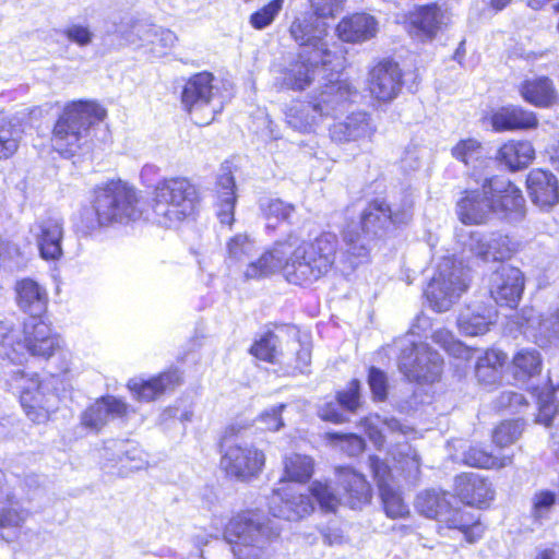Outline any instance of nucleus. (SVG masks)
Listing matches in <instances>:
<instances>
[{
    "instance_id": "cd10ccee",
    "label": "nucleus",
    "mask_w": 559,
    "mask_h": 559,
    "mask_svg": "<svg viewBox=\"0 0 559 559\" xmlns=\"http://www.w3.org/2000/svg\"><path fill=\"white\" fill-rule=\"evenodd\" d=\"M460 241L484 261H502L511 258L515 251V246L508 236L499 235L484 242L475 234H471L467 241Z\"/></svg>"
},
{
    "instance_id": "c85d7f7f",
    "label": "nucleus",
    "mask_w": 559,
    "mask_h": 559,
    "mask_svg": "<svg viewBox=\"0 0 559 559\" xmlns=\"http://www.w3.org/2000/svg\"><path fill=\"white\" fill-rule=\"evenodd\" d=\"M376 131L370 117L366 112H355L330 129L331 138L337 142L371 139Z\"/></svg>"
},
{
    "instance_id": "a211bd4d",
    "label": "nucleus",
    "mask_w": 559,
    "mask_h": 559,
    "mask_svg": "<svg viewBox=\"0 0 559 559\" xmlns=\"http://www.w3.org/2000/svg\"><path fill=\"white\" fill-rule=\"evenodd\" d=\"M448 15L437 4L416 7L408 13V33L423 41L432 40L447 25Z\"/></svg>"
},
{
    "instance_id": "4be33fe9",
    "label": "nucleus",
    "mask_w": 559,
    "mask_h": 559,
    "mask_svg": "<svg viewBox=\"0 0 559 559\" xmlns=\"http://www.w3.org/2000/svg\"><path fill=\"white\" fill-rule=\"evenodd\" d=\"M531 200L540 209L552 207L559 201V185L556 176L543 169H533L526 179Z\"/></svg>"
},
{
    "instance_id": "338daca9",
    "label": "nucleus",
    "mask_w": 559,
    "mask_h": 559,
    "mask_svg": "<svg viewBox=\"0 0 559 559\" xmlns=\"http://www.w3.org/2000/svg\"><path fill=\"white\" fill-rule=\"evenodd\" d=\"M526 404L525 399L522 394L513 391H503L496 400L497 408L511 411H518L520 407Z\"/></svg>"
},
{
    "instance_id": "2eb2a0df",
    "label": "nucleus",
    "mask_w": 559,
    "mask_h": 559,
    "mask_svg": "<svg viewBox=\"0 0 559 559\" xmlns=\"http://www.w3.org/2000/svg\"><path fill=\"white\" fill-rule=\"evenodd\" d=\"M485 194H490L492 212L504 217L523 215L524 198L521 190L510 180L492 177L484 182Z\"/></svg>"
},
{
    "instance_id": "052dcab7",
    "label": "nucleus",
    "mask_w": 559,
    "mask_h": 559,
    "mask_svg": "<svg viewBox=\"0 0 559 559\" xmlns=\"http://www.w3.org/2000/svg\"><path fill=\"white\" fill-rule=\"evenodd\" d=\"M309 2L317 17L328 19L343 10L345 0H309Z\"/></svg>"
},
{
    "instance_id": "dca6fc26",
    "label": "nucleus",
    "mask_w": 559,
    "mask_h": 559,
    "mask_svg": "<svg viewBox=\"0 0 559 559\" xmlns=\"http://www.w3.org/2000/svg\"><path fill=\"white\" fill-rule=\"evenodd\" d=\"M269 508L275 518L298 521L313 511V503L308 495L287 486L273 491Z\"/></svg>"
},
{
    "instance_id": "20e7f679",
    "label": "nucleus",
    "mask_w": 559,
    "mask_h": 559,
    "mask_svg": "<svg viewBox=\"0 0 559 559\" xmlns=\"http://www.w3.org/2000/svg\"><path fill=\"white\" fill-rule=\"evenodd\" d=\"M357 91L346 81H329L307 103H296L286 112L287 123L300 132H309L324 116L342 110Z\"/></svg>"
},
{
    "instance_id": "f704fd0d",
    "label": "nucleus",
    "mask_w": 559,
    "mask_h": 559,
    "mask_svg": "<svg viewBox=\"0 0 559 559\" xmlns=\"http://www.w3.org/2000/svg\"><path fill=\"white\" fill-rule=\"evenodd\" d=\"M535 158V150L530 141H509L497 153V159L512 171L526 168Z\"/></svg>"
},
{
    "instance_id": "6e6552de",
    "label": "nucleus",
    "mask_w": 559,
    "mask_h": 559,
    "mask_svg": "<svg viewBox=\"0 0 559 559\" xmlns=\"http://www.w3.org/2000/svg\"><path fill=\"white\" fill-rule=\"evenodd\" d=\"M248 425L233 424L226 429L223 443L221 468L230 479L249 483L257 478L265 465V454L253 444L228 441V437L238 436Z\"/></svg>"
},
{
    "instance_id": "bb28decb",
    "label": "nucleus",
    "mask_w": 559,
    "mask_h": 559,
    "mask_svg": "<svg viewBox=\"0 0 559 559\" xmlns=\"http://www.w3.org/2000/svg\"><path fill=\"white\" fill-rule=\"evenodd\" d=\"M128 404L115 396L96 401L82 414V425L92 430H100L109 419L121 418L128 413Z\"/></svg>"
},
{
    "instance_id": "393cba45",
    "label": "nucleus",
    "mask_w": 559,
    "mask_h": 559,
    "mask_svg": "<svg viewBox=\"0 0 559 559\" xmlns=\"http://www.w3.org/2000/svg\"><path fill=\"white\" fill-rule=\"evenodd\" d=\"M15 299L19 308L29 318H40L48 305L46 288L33 278L25 277L15 283Z\"/></svg>"
},
{
    "instance_id": "6ab92c4d",
    "label": "nucleus",
    "mask_w": 559,
    "mask_h": 559,
    "mask_svg": "<svg viewBox=\"0 0 559 559\" xmlns=\"http://www.w3.org/2000/svg\"><path fill=\"white\" fill-rule=\"evenodd\" d=\"M40 257L44 260H58L62 255L61 241L63 237V222L56 216H48L37 221L32 227Z\"/></svg>"
},
{
    "instance_id": "0e129e2a",
    "label": "nucleus",
    "mask_w": 559,
    "mask_h": 559,
    "mask_svg": "<svg viewBox=\"0 0 559 559\" xmlns=\"http://www.w3.org/2000/svg\"><path fill=\"white\" fill-rule=\"evenodd\" d=\"M537 421L546 427L554 426L559 423V403L549 401H539Z\"/></svg>"
},
{
    "instance_id": "8fccbe9b",
    "label": "nucleus",
    "mask_w": 559,
    "mask_h": 559,
    "mask_svg": "<svg viewBox=\"0 0 559 559\" xmlns=\"http://www.w3.org/2000/svg\"><path fill=\"white\" fill-rule=\"evenodd\" d=\"M452 155L465 165L479 160L484 156V148L476 139L461 140L453 148Z\"/></svg>"
},
{
    "instance_id": "bf43d9fd",
    "label": "nucleus",
    "mask_w": 559,
    "mask_h": 559,
    "mask_svg": "<svg viewBox=\"0 0 559 559\" xmlns=\"http://www.w3.org/2000/svg\"><path fill=\"white\" fill-rule=\"evenodd\" d=\"M359 390V381L352 380L346 390L337 393L338 405L345 411L355 412L360 406Z\"/></svg>"
},
{
    "instance_id": "58836bf2",
    "label": "nucleus",
    "mask_w": 559,
    "mask_h": 559,
    "mask_svg": "<svg viewBox=\"0 0 559 559\" xmlns=\"http://www.w3.org/2000/svg\"><path fill=\"white\" fill-rule=\"evenodd\" d=\"M133 32L139 36L142 41H147L152 45V51L156 56H164L177 43L178 38L170 29L155 27L143 23H138L133 26Z\"/></svg>"
},
{
    "instance_id": "412c9836",
    "label": "nucleus",
    "mask_w": 559,
    "mask_h": 559,
    "mask_svg": "<svg viewBox=\"0 0 559 559\" xmlns=\"http://www.w3.org/2000/svg\"><path fill=\"white\" fill-rule=\"evenodd\" d=\"M523 332L540 347L559 345V309H549L540 316L525 317Z\"/></svg>"
},
{
    "instance_id": "1a4fd4ad",
    "label": "nucleus",
    "mask_w": 559,
    "mask_h": 559,
    "mask_svg": "<svg viewBox=\"0 0 559 559\" xmlns=\"http://www.w3.org/2000/svg\"><path fill=\"white\" fill-rule=\"evenodd\" d=\"M95 193L94 210L99 225L129 223L140 216L136 192L128 183L110 181Z\"/></svg>"
},
{
    "instance_id": "ea45409f",
    "label": "nucleus",
    "mask_w": 559,
    "mask_h": 559,
    "mask_svg": "<svg viewBox=\"0 0 559 559\" xmlns=\"http://www.w3.org/2000/svg\"><path fill=\"white\" fill-rule=\"evenodd\" d=\"M366 431L370 440L377 447H382L385 440V433H400L407 436L413 432V429L402 424L396 418H381L380 416L369 417L365 420Z\"/></svg>"
},
{
    "instance_id": "473e14b6",
    "label": "nucleus",
    "mask_w": 559,
    "mask_h": 559,
    "mask_svg": "<svg viewBox=\"0 0 559 559\" xmlns=\"http://www.w3.org/2000/svg\"><path fill=\"white\" fill-rule=\"evenodd\" d=\"M439 522L450 530H457L463 533L468 543H475L484 533V527L477 515L462 508L454 509L451 502Z\"/></svg>"
},
{
    "instance_id": "864d4df0",
    "label": "nucleus",
    "mask_w": 559,
    "mask_h": 559,
    "mask_svg": "<svg viewBox=\"0 0 559 559\" xmlns=\"http://www.w3.org/2000/svg\"><path fill=\"white\" fill-rule=\"evenodd\" d=\"M309 491L323 511L334 512L336 510L340 499L333 493L328 484L313 481Z\"/></svg>"
},
{
    "instance_id": "72a5a7b5",
    "label": "nucleus",
    "mask_w": 559,
    "mask_h": 559,
    "mask_svg": "<svg viewBox=\"0 0 559 559\" xmlns=\"http://www.w3.org/2000/svg\"><path fill=\"white\" fill-rule=\"evenodd\" d=\"M497 311L488 306L468 307L460 313L457 325L462 333L468 336L483 335L495 322Z\"/></svg>"
},
{
    "instance_id": "c03bdc74",
    "label": "nucleus",
    "mask_w": 559,
    "mask_h": 559,
    "mask_svg": "<svg viewBox=\"0 0 559 559\" xmlns=\"http://www.w3.org/2000/svg\"><path fill=\"white\" fill-rule=\"evenodd\" d=\"M516 378L533 377L542 370V357L535 348L520 349L512 360Z\"/></svg>"
},
{
    "instance_id": "4468645a",
    "label": "nucleus",
    "mask_w": 559,
    "mask_h": 559,
    "mask_svg": "<svg viewBox=\"0 0 559 559\" xmlns=\"http://www.w3.org/2000/svg\"><path fill=\"white\" fill-rule=\"evenodd\" d=\"M489 294L501 306L515 307L524 290V275L520 269L501 264L489 277Z\"/></svg>"
},
{
    "instance_id": "4c0bfd02",
    "label": "nucleus",
    "mask_w": 559,
    "mask_h": 559,
    "mask_svg": "<svg viewBox=\"0 0 559 559\" xmlns=\"http://www.w3.org/2000/svg\"><path fill=\"white\" fill-rule=\"evenodd\" d=\"M507 355L498 349H488L477 358L475 372L478 381L485 385L498 383L502 377V369Z\"/></svg>"
},
{
    "instance_id": "774afa93",
    "label": "nucleus",
    "mask_w": 559,
    "mask_h": 559,
    "mask_svg": "<svg viewBox=\"0 0 559 559\" xmlns=\"http://www.w3.org/2000/svg\"><path fill=\"white\" fill-rule=\"evenodd\" d=\"M370 466L373 472V476L378 481L379 490L381 489V485L383 486H391V472L388 467V465L379 460L378 457L371 456L370 457Z\"/></svg>"
},
{
    "instance_id": "c756f323",
    "label": "nucleus",
    "mask_w": 559,
    "mask_h": 559,
    "mask_svg": "<svg viewBox=\"0 0 559 559\" xmlns=\"http://www.w3.org/2000/svg\"><path fill=\"white\" fill-rule=\"evenodd\" d=\"M492 212L490 194H485L484 186L481 191L471 190L457 202V215L463 224H481L487 215Z\"/></svg>"
},
{
    "instance_id": "e433bc0d",
    "label": "nucleus",
    "mask_w": 559,
    "mask_h": 559,
    "mask_svg": "<svg viewBox=\"0 0 559 559\" xmlns=\"http://www.w3.org/2000/svg\"><path fill=\"white\" fill-rule=\"evenodd\" d=\"M235 179L228 171L223 173L217 178V216L224 225L231 226L234 223V210L236 204Z\"/></svg>"
},
{
    "instance_id": "0eeeda50",
    "label": "nucleus",
    "mask_w": 559,
    "mask_h": 559,
    "mask_svg": "<svg viewBox=\"0 0 559 559\" xmlns=\"http://www.w3.org/2000/svg\"><path fill=\"white\" fill-rule=\"evenodd\" d=\"M318 19L314 13L296 16L290 24L289 34L300 46V53L311 55L316 61H321L323 68L329 67L331 71L337 72L343 68L344 57L342 51L331 47L328 25Z\"/></svg>"
},
{
    "instance_id": "69168bd1",
    "label": "nucleus",
    "mask_w": 559,
    "mask_h": 559,
    "mask_svg": "<svg viewBox=\"0 0 559 559\" xmlns=\"http://www.w3.org/2000/svg\"><path fill=\"white\" fill-rule=\"evenodd\" d=\"M331 437L338 440L341 449L346 452L349 456H356L364 451L365 441L357 435H331Z\"/></svg>"
},
{
    "instance_id": "ddd939ff",
    "label": "nucleus",
    "mask_w": 559,
    "mask_h": 559,
    "mask_svg": "<svg viewBox=\"0 0 559 559\" xmlns=\"http://www.w3.org/2000/svg\"><path fill=\"white\" fill-rule=\"evenodd\" d=\"M213 81L214 75L204 71L191 76L183 87L181 102L198 124L211 123L222 109L212 104L215 95Z\"/></svg>"
},
{
    "instance_id": "5701e85b",
    "label": "nucleus",
    "mask_w": 559,
    "mask_h": 559,
    "mask_svg": "<svg viewBox=\"0 0 559 559\" xmlns=\"http://www.w3.org/2000/svg\"><path fill=\"white\" fill-rule=\"evenodd\" d=\"M177 370L166 371L148 380L140 378L130 379L128 389L132 396L141 402H151L158 399L166 391L174 390L180 383Z\"/></svg>"
},
{
    "instance_id": "6e6d98bb",
    "label": "nucleus",
    "mask_w": 559,
    "mask_h": 559,
    "mask_svg": "<svg viewBox=\"0 0 559 559\" xmlns=\"http://www.w3.org/2000/svg\"><path fill=\"white\" fill-rule=\"evenodd\" d=\"M62 35L76 46L84 48L90 46L95 38L94 32L86 24L72 23L62 29Z\"/></svg>"
},
{
    "instance_id": "4d7b16f0",
    "label": "nucleus",
    "mask_w": 559,
    "mask_h": 559,
    "mask_svg": "<svg viewBox=\"0 0 559 559\" xmlns=\"http://www.w3.org/2000/svg\"><path fill=\"white\" fill-rule=\"evenodd\" d=\"M556 495L549 490H542L534 495L532 502V516L536 521H542L548 518L551 509L556 503Z\"/></svg>"
},
{
    "instance_id": "423d86ee",
    "label": "nucleus",
    "mask_w": 559,
    "mask_h": 559,
    "mask_svg": "<svg viewBox=\"0 0 559 559\" xmlns=\"http://www.w3.org/2000/svg\"><path fill=\"white\" fill-rule=\"evenodd\" d=\"M106 110L95 102H73L59 116L52 133V146L61 155H73L86 139L91 126L102 121Z\"/></svg>"
},
{
    "instance_id": "f3484780",
    "label": "nucleus",
    "mask_w": 559,
    "mask_h": 559,
    "mask_svg": "<svg viewBox=\"0 0 559 559\" xmlns=\"http://www.w3.org/2000/svg\"><path fill=\"white\" fill-rule=\"evenodd\" d=\"M368 88L372 97L380 102H391L402 88V72L391 60L379 61L368 75Z\"/></svg>"
},
{
    "instance_id": "a19ab883",
    "label": "nucleus",
    "mask_w": 559,
    "mask_h": 559,
    "mask_svg": "<svg viewBox=\"0 0 559 559\" xmlns=\"http://www.w3.org/2000/svg\"><path fill=\"white\" fill-rule=\"evenodd\" d=\"M452 496L443 490L428 489L418 493L415 500L416 510L428 519H440L447 511Z\"/></svg>"
},
{
    "instance_id": "e2e57ef3",
    "label": "nucleus",
    "mask_w": 559,
    "mask_h": 559,
    "mask_svg": "<svg viewBox=\"0 0 559 559\" xmlns=\"http://www.w3.org/2000/svg\"><path fill=\"white\" fill-rule=\"evenodd\" d=\"M284 408V404H278L263 412L258 418V421L262 425V429L277 431L283 427L284 423L281 413Z\"/></svg>"
},
{
    "instance_id": "680f3d73",
    "label": "nucleus",
    "mask_w": 559,
    "mask_h": 559,
    "mask_svg": "<svg viewBox=\"0 0 559 559\" xmlns=\"http://www.w3.org/2000/svg\"><path fill=\"white\" fill-rule=\"evenodd\" d=\"M368 383L376 400H385L388 394V381L384 372L378 368L371 367L369 369Z\"/></svg>"
},
{
    "instance_id": "a878e982",
    "label": "nucleus",
    "mask_w": 559,
    "mask_h": 559,
    "mask_svg": "<svg viewBox=\"0 0 559 559\" xmlns=\"http://www.w3.org/2000/svg\"><path fill=\"white\" fill-rule=\"evenodd\" d=\"M379 31L377 19L368 13H355L343 17L336 26L340 39L346 43H364L376 37Z\"/></svg>"
},
{
    "instance_id": "f257e3e1",
    "label": "nucleus",
    "mask_w": 559,
    "mask_h": 559,
    "mask_svg": "<svg viewBox=\"0 0 559 559\" xmlns=\"http://www.w3.org/2000/svg\"><path fill=\"white\" fill-rule=\"evenodd\" d=\"M337 247L338 239L333 233H322L313 241L306 242L293 231L249 263L245 276L254 280L281 271L292 284H310L332 269Z\"/></svg>"
},
{
    "instance_id": "9d476101",
    "label": "nucleus",
    "mask_w": 559,
    "mask_h": 559,
    "mask_svg": "<svg viewBox=\"0 0 559 559\" xmlns=\"http://www.w3.org/2000/svg\"><path fill=\"white\" fill-rule=\"evenodd\" d=\"M8 384L20 395L21 405L33 423H46L55 412L57 396L48 385L39 381L37 374L19 369L11 374Z\"/></svg>"
},
{
    "instance_id": "aec40b11",
    "label": "nucleus",
    "mask_w": 559,
    "mask_h": 559,
    "mask_svg": "<svg viewBox=\"0 0 559 559\" xmlns=\"http://www.w3.org/2000/svg\"><path fill=\"white\" fill-rule=\"evenodd\" d=\"M320 68L324 69L321 61H316L311 55L299 52L297 59L292 60L281 71L278 79L288 90L304 91L313 82ZM325 69L331 71L329 67Z\"/></svg>"
},
{
    "instance_id": "79ce46f5",
    "label": "nucleus",
    "mask_w": 559,
    "mask_h": 559,
    "mask_svg": "<svg viewBox=\"0 0 559 559\" xmlns=\"http://www.w3.org/2000/svg\"><path fill=\"white\" fill-rule=\"evenodd\" d=\"M23 133L24 129L17 119L0 115V159L15 154Z\"/></svg>"
},
{
    "instance_id": "09e8293b",
    "label": "nucleus",
    "mask_w": 559,
    "mask_h": 559,
    "mask_svg": "<svg viewBox=\"0 0 559 559\" xmlns=\"http://www.w3.org/2000/svg\"><path fill=\"white\" fill-rule=\"evenodd\" d=\"M380 495L385 513L389 518H405L409 513L408 507L404 503L400 492L392 485H381Z\"/></svg>"
},
{
    "instance_id": "49530a36",
    "label": "nucleus",
    "mask_w": 559,
    "mask_h": 559,
    "mask_svg": "<svg viewBox=\"0 0 559 559\" xmlns=\"http://www.w3.org/2000/svg\"><path fill=\"white\" fill-rule=\"evenodd\" d=\"M313 473V461L310 456L292 454L285 459V474L288 479L304 483Z\"/></svg>"
},
{
    "instance_id": "f8f14e48",
    "label": "nucleus",
    "mask_w": 559,
    "mask_h": 559,
    "mask_svg": "<svg viewBox=\"0 0 559 559\" xmlns=\"http://www.w3.org/2000/svg\"><path fill=\"white\" fill-rule=\"evenodd\" d=\"M413 336L411 333L403 341L399 369L409 381L435 382L442 371V358L428 344L415 342Z\"/></svg>"
},
{
    "instance_id": "b1692460",
    "label": "nucleus",
    "mask_w": 559,
    "mask_h": 559,
    "mask_svg": "<svg viewBox=\"0 0 559 559\" xmlns=\"http://www.w3.org/2000/svg\"><path fill=\"white\" fill-rule=\"evenodd\" d=\"M455 491L462 502L483 508L493 499L495 490L491 484L476 473L463 474L455 477Z\"/></svg>"
},
{
    "instance_id": "f03ea898",
    "label": "nucleus",
    "mask_w": 559,
    "mask_h": 559,
    "mask_svg": "<svg viewBox=\"0 0 559 559\" xmlns=\"http://www.w3.org/2000/svg\"><path fill=\"white\" fill-rule=\"evenodd\" d=\"M0 354L13 364H23L28 356L43 359L56 354L62 358L69 356L60 336L40 318H28L22 331L14 330L9 321H0Z\"/></svg>"
},
{
    "instance_id": "2f4dec72",
    "label": "nucleus",
    "mask_w": 559,
    "mask_h": 559,
    "mask_svg": "<svg viewBox=\"0 0 559 559\" xmlns=\"http://www.w3.org/2000/svg\"><path fill=\"white\" fill-rule=\"evenodd\" d=\"M490 120L493 130L498 132L534 129L538 124L533 111L519 106L502 107L492 114Z\"/></svg>"
},
{
    "instance_id": "7ed1b4c3",
    "label": "nucleus",
    "mask_w": 559,
    "mask_h": 559,
    "mask_svg": "<svg viewBox=\"0 0 559 559\" xmlns=\"http://www.w3.org/2000/svg\"><path fill=\"white\" fill-rule=\"evenodd\" d=\"M409 210H393L383 200H376L362 211L359 223H352L343 233L345 252L341 261L348 264L349 270L368 261L369 240L390 224H404L409 219Z\"/></svg>"
},
{
    "instance_id": "a18cd8bd",
    "label": "nucleus",
    "mask_w": 559,
    "mask_h": 559,
    "mask_svg": "<svg viewBox=\"0 0 559 559\" xmlns=\"http://www.w3.org/2000/svg\"><path fill=\"white\" fill-rule=\"evenodd\" d=\"M464 462L479 468H501L512 463V456L498 457L478 445H473L465 451Z\"/></svg>"
},
{
    "instance_id": "39448f33",
    "label": "nucleus",
    "mask_w": 559,
    "mask_h": 559,
    "mask_svg": "<svg viewBox=\"0 0 559 559\" xmlns=\"http://www.w3.org/2000/svg\"><path fill=\"white\" fill-rule=\"evenodd\" d=\"M199 203L197 187L187 178L160 180L154 190L153 219L163 227H173L192 216Z\"/></svg>"
},
{
    "instance_id": "37998d69",
    "label": "nucleus",
    "mask_w": 559,
    "mask_h": 559,
    "mask_svg": "<svg viewBox=\"0 0 559 559\" xmlns=\"http://www.w3.org/2000/svg\"><path fill=\"white\" fill-rule=\"evenodd\" d=\"M260 210L267 222L266 227L275 229V224L278 222H289L290 217L296 211L292 203H287L281 199H263L260 201Z\"/></svg>"
},
{
    "instance_id": "de8ad7c7",
    "label": "nucleus",
    "mask_w": 559,
    "mask_h": 559,
    "mask_svg": "<svg viewBox=\"0 0 559 559\" xmlns=\"http://www.w3.org/2000/svg\"><path fill=\"white\" fill-rule=\"evenodd\" d=\"M278 337L272 333H265L250 348V353L260 360L276 362L280 356Z\"/></svg>"
},
{
    "instance_id": "7c9ffc66",
    "label": "nucleus",
    "mask_w": 559,
    "mask_h": 559,
    "mask_svg": "<svg viewBox=\"0 0 559 559\" xmlns=\"http://www.w3.org/2000/svg\"><path fill=\"white\" fill-rule=\"evenodd\" d=\"M338 483L343 487L352 509L366 504L371 499V487L365 476L350 467H336Z\"/></svg>"
},
{
    "instance_id": "603ef678",
    "label": "nucleus",
    "mask_w": 559,
    "mask_h": 559,
    "mask_svg": "<svg viewBox=\"0 0 559 559\" xmlns=\"http://www.w3.org/2000/svg\"><path fill=\"white\" fill-rule=\"evenodd\" d=\"M523 431L520 420L501 423L493 431V442L499 447H507L515 442Z\"/></svg>"
},
{
    "instance_id": "c9c22d12",
    "label": "nucleus",
    "mask_w": 559,
    "mask_h": 559,
    "mask_svg": "<svg viewBox=\"0 0 559 559\" xmlns=\"http://www.w3.org/2000/svg\"><path fill=\"white\" fill-rule=\"evenodd\" d=\"M520 92L526 102L537 107H549L558 99L554 83L547 76L526 80L522 83Z\"/></svg>"
},
{
    "instance_id": "3c124183",
    "label": "nucleus",
    "mask_w": 559,
    "mask_h": 559,
    "mask_svg": "<svg viewBox=\"0 0 559 559\" xmlns=\"http://www.w3.org/2000/svg\"><path fill=\"white\" fill-rule=\"evenodd\" d=\"M255 251V243L247 234H237L227 242L229 259L242 261Z\"/></svg>"
},
{
    "instance_id": "13d9d810",
    "label": "nucleus",
    "mask_w": 559,
    "mask_h": 559,
    "mask_svg": "<svg viewBox=\"0 0 559 559\" xmlns=\"http://www.w3.org/2000/svg\"><path fill=\"white\" fill-rule=\"evenodd\" d=\"M120 462L129 471H139L147 466V454L133 443H127Z\"/></svg>"
},
{
    "instance_id": "5fc2aeb1",
    "label": "nucleus",
    "mask_w": 559,
    "mask_h": 559,
    "mask_svg": "<svg viewBox=\"0 0 559 559\" xmlns=\"http://www.w3.org/2000/svg\"><path fill=\"white\" fill-rule=\"evenodd\" d=\"M284 0H272L250 16V24L255 29L267 27L283 8Z\"/></svg>"
},
{
    "instance_id": "9b49d317",
    "label": "nucleus",
    "mask_w": 559,
    "mask_h": 559,
    "mask_svg": "<svg viewBox=\"0 0 559 559\" xmlns=\"http://www.w3.org/2000/svg\"><path fill=\"white\" fill-rule=\"evenodd\" d=\"M466 272L450 257L443 258L429 282L425 295L438 312L448 311L467 289Z\"/></svg>"
}]
</instances>
